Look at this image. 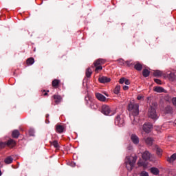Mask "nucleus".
Segmentation results:
<instances>
[{
	"mask_svg": "<svg viewBox=\"0 0 176 176\" xmlns=\"http://www.w3.org/2000/svg\"><path fill=\"white\" fill-rule=\"evenodd\" d=\"M128 111H129V115L133 117L138 116L139 114V104L138 103L130 102L128 104Z\"/></svg>",
	"mask_w": 176,
	"mask_h": 176,
	"instance_id": "obj_1",
	"label": "nucleus"
},
{
	"mask_svg": "<svg viewBox=\"0 0 176 176\" xmlns=\"http://www.w3.org/2000/svg\"><path fill=\"white\" fill-rule=\"evenodd\" d=\"M137 159H138V157L136 156L126 157L125 163L126 164V168H127L128 170H129V171L132 170V169L134 167V165L136 162Z\"/></svg>",
	"mask_w": 176,
	"mask_h": 176,
	"instance_id": "obj_2",
	"label": "nucleus"
},
{
	"mask_svg": "<svg viewBox=\"0 0 176 176\" xmlns=\"http://www.w3.org/2000/svg\"><path fill=\"white\" fill-rule=\"evenodd\" d=\"M102 113L104 116H111L115 115L116 112L112 111L111 107L107 104H103L101 109Z\"/></svg>",
	"mask_w": 176,
	"mask_h": 176,
	"instance_id": "obj_3",
	"label": "nucleus"
},
{
	"mask_svg": "<svg viewBox=\"0 0 176 176\" xmlns=\"http://www.w3.org/2000/svg\"><path fill=\"white\" fill-rule=\"evenodd\" d=\"M114 123L116 126H118L120 127L123 126V124H124V118L123 115L122 114L117 115L115 118Z\"/></svg>",
	"mask_w": 176,
	"mask_h": 176,
	"instance_id": "obj_4",
	"label": "nucleus"
},
{
	"mask_svg": "<svg viewBox=\"0 0 176 176\" xmlns=\"http://www.w3.org/2000/svg\"><path fill=\"white\" fill-rule=\"evenodd\" d=\"M148 116L154 120H156L158 118L155 109L152 106L148 109Z\"/></svg>",
	"mask_w": 176,
	"mask_h": 176,
	"instance_id": "obj_5",
	"label": "nucleus"
},
{
	"mask_svg": "<svg viewBox=\"0 0 176 176\" xmlns=\"http://www.w3.org/2000/svg\"><path fill=\"white\" fill-rule=\"evenodd\" d=\"M152 128L153 125L152 124H151V122H146V124H144L143 125V131H144L147 133L151 132Z\"/></svg>",
	"mask_w": 176,
	"mask_h": 176,
	"instance_id": "obj_6",
	"label": "nucleus"
},
{
	"mask_svg": "<svg viewBox=\"0 0 176 176\" xmlns=\"http://www.w3.org/2000/svg\"><path fill=\"white\" fill-rule=\"evenodd\" d=\"M98 80L102 84H106V83L110 82L111 79L107 76H102L98 78Z\"/></svg>",
	"mask_w": 176,
	"mask_h": 176,
	"instance_id": "obj_7",
	"label": "nucleus"
},
{
	"mask_svg": "<svg viewBox=\"0 0 176 176\" xmlns=\"http://www.w3.org/2000/svg\"><path fill=\"white\" fill-rule=\"evenodd\" d=\"M96 98L101 102H105L107 100L106 96L100 93H96L95 94Z\"/></svg>",
	"mask_w": 176,
	"mask_h": 176,
	"instance_id": "obj_8",
	"label": "nucleus"
},
{
	"mask_svg": "<svg viewBox=\"0 0 176 176\" xmlns=\"http://www.w3.org/2000/svg\"><path fill=\"white\" fill-rule=\"evenodd\" d=\"M106 62L107 60L105 59L99 58L94 63V66H99V65L102 66V65H104Z\"/></svg>",
	"mask_w": 176,
	"mask_h": 176,
	"instance_id": "obj_9",
	"label": "nucleus"
},
{
	"mask_svg": "<svg viewBox=\"0 0 176 176\" xmlns=\"http://www.w3.org/2000/svg\"><path fill=\"white\" fill-rule=\"evenodd\" d=\"M65 131V126L63 125H60L59 124H57L56 125V132L58 133H62Z\"/></svg>",
	"mask_w": 176,
	"mask_h": 176,
	"instance_id": "obj_10",
	"label": "nucleus"
},
{
	"mask_svg": "<svg viewBox=\"0 0 176 176\" xmlns=\"http://www.w3.org/2000/svg\"><path fill=\"white\" fill-rule=\"evenodd\" d=\"M53 98L56 104H59L62 101V97L60 95H53Z\"/></svg>",
	"mask_w": 176,
	"mask_h": 176,
	"instance_id": "obj_11",
	"label": "nucleus"
},
{
	"mask_svg": "<svg viewBox=\"0 0 176 176\" xmlns=\"http://www.w3.org/2000/svg\"><path fill=\"white\" fill-rule=\"evenodd\" d=\"M6 142V146H8L10 148H13L16 144V142L12 139H10L8 142Z\"/></svg>",
	"mask_w": 176,
	"mask_h": 176,
	"instance_id": "obj_12",
	"label": "nucleus"
},
{
	"mask_svg": "<svg viewBox=\"0 0 176 176\" xmlns=\"http://www.w3.org/2000/svg\"><path fill=\"white\" fill-rule=\"evenodd\" d=\"M60 84V80L54 79L52 80V87L54 89H58Z\"/></svg>",
	"mask_w": 176,
	"mask_h": 176,
	"instance_id": "obj_13",
	"label": "nucleus"
},
{
	"mask_svg": "<svg viewBox=\"0 0 176 176\" xmlns=\"http://www.w3.org/2000/svg\"><path fill=\"white\" fill-rule=\"evenodd\" d=\"M142 158L144 160H149L151 158V154L148 151H145L144 153H143L142 154Z\"/></svg>",
	"mask_w": 176,
	"mask_h": 176,
	"instance_id": "obj_14",
	"label": "nucleus"
},
{
	"mask_svg": "<svg viewBox=\"0 0 176 176\" xmlns=\"http://www.w3.org/2000/svg\"><path fill=\"white\" fill-rule=\"evenodd\" d=\"M131 140L135 144H138L139 143V138L135 135H132L131 137Z\"/></svg>",
	"mask_w": 176,
	"mask_h": 176,
	"instance_id": "obj_15",
	"label": "nucleus"
},
{
	"mask_svg": "<svg viewBox=\"0 0 176 176\" xmlns=\"http://www.w3.org/2000/svg\"><path fill=\"white\" fill-rule=\"evenodd\" d=\"M165 112L167 114H173V107L170 105L166 106L165 107Z\"/></svg>",
	"mask_w": 176,
	"mask_h": 176,
	"instance_id": "obj_16",
	"label": "nucleus"
},
{
	"mask_svg": "<svg viewBox=\"0 0 176 176\" xmlns=\"http://www.w3.org/2000/svg\"><path fill=\"white\" fill-rule=\"evenodd\" d=\"M20 135V132L18 131V129H14V131H12V136L13 138L17 139Z\"/></svg>",
	"mask_w": 176,
	"mask_h": 176,
	"instance_id": "obj_17",
	"label": "nucleus"
},
{
	"mask_svg": "<svg viewBox=\"0 0 176 176\" xmlns=\"http://www.w3.org/2000/svg\"><path fill=\"white\" fill-rule=\"evenodd\" d=\"M154 91L157 93H164L165 92V89L162 87H154Z\"/></svg>",
	"mask_w": 176,
	"mask_h": 176,
	"instance_id": "obj_18",
	"label": "nucleus"
},
{
	"mask_svg": "<svg viewBox=\"0 0 176 176\" xmlns=\"http://www.w3.org/2000/svg\"><path fill=\"white\" fill-rule=\"evenodd\" d=\"M162 74H163V72L160 70H155L153 72L154 76L157 78L162 76Z\"/></svg>",
	"mask_w": 176,
	"mask_h": 176,
	"instance_id": "obj_19",
	"label": "nucleus"
},
{
	"mask_svg": "<svg viewBox=\"0 0 176 176\" xmlns=\"http://www.w3.org/2000/svg\"><path fill=\"white\" fill-rule=\"evenodd\" d=\"M26 63L28 66L32 65L34 63V58L31 57L28 58Z\"/></svg>",
	"mask_w": 176,
	"mask_h": 176,
	"instance_id": "obj_20",
	"label": "nucleus"
},
{
	"mask_svg": "<svg viewBox=\"0 0 176 176\" xmlns=\"http://www.w3.org/2000/svg\"><path fill=\"white\" fill-rule=\"evenodd\" d=\"M85 74H86V77L89 78H91V75H92V70L91 68H87L86 69V72H85Z\"/></svg>",
	"mask_w": 176,
	"mask_h": 176,
	"instance_id": "obj_21",
	"label": "nucleus"
},
{
	"mask_svg": "<svg viewBox=\"0 0 176 176\" xmlns=\"http://www.w3.org/2000/svg\"><path fill=\"white\" fill-rule=\"evenodd\" d=\"M168 77L170 81H174L176 78L175 74L173 72H170V74H168Z\"/></svg>",
	"mask_w": 176,
	"mask_h": 176,
	"instance_id": "obj_22",
	"label": "nucleus"
},
{
	"mask_svg": "<svg viewBox=\"0 0 176 176\" xmlns=\"http://www.w3.org/2000/svg\"><path fill=\"white\" fill-rule=\"evenodd\" d=\"M134 68L138 71V72H141L142 69V64L137 63L135 66Z\"/></svg>",
	"mask_w": 176,
	"mask_h": 176,
	"instance_id": "obj_23",
	"label": "nucleus"
},
{
	"mask_svg": "<svg viewBox=\"0 0 176 176\" xmlns=\"http://www.w3.org/2000/svg\"><path fill=\"white\" fill-rule=\"evenodd\" d=\"M176 160V153L173 154V155L170 156V157L167 158V161L170 163L173 162L174 161Z\"/></svg>",
	"mask_w": 176,
	"mask_h": 176,
	"instance_id": "obj_24",
	"label": "nucleus"
},
{
	"mask_svg": "<svg viewBox=\"0 0 176 176\" xmlns=\"http://www.w3.org/2000/svg\"><path fill=\"white\" fill-rule=\"evenodd\" d=\"M142 74H143V76H144V78H147V77H148L149 75H150V71L148 70L147 69H143V71H142Z\"/></svg>",
	"mask_w": 176,
	"mask_h": 176,
	"instance_id": "obj_25",
	"label": "nucleus"
},
{
	"mask_svg": "<svg viewBox=\"0 0 176 176\" xmlns=\"http://www.w3.org/2000/svg\"><path fill=\"white\" fill-rule=\"evenodd\" d=\"M153 140L151 138H147L145 142L147 145L151 146L153 144Z\"/></svg>",
	"mask_w": 176,
	"mask_h": 176,
	"instance_id": "obj_26",
	"label": "nucleus"
},
{
	"mask_svg": "<svg viewBox=\"0 0 176 176\" xmlns=\"http://www.w3.org/2000/svg\"><path fill=\"white\" fill-rule=\"evenodd\" d=\"M120 92V85H117L115 89H114V91H113V93L116 94V95H118L119 94V93Z\"/></svg>",
	"mask_w": 176,
	"mask_h": 176,
	"instance_id": "obj_27",
	"label": "nucleus"
},
{
	"mask_svg": "<svg viewBox=\"0 0 176 176\" xmlns=\"http://www.w3.org/2000/svg\"><path fill=\"white\" fill-rule=\"evenodd\" d=\"M4 162L6 164H10L13 162V158L11 157H8Z\"/></svg>",
	"mask_w": 176,
	"mask_h": 176,
	"instance_id": "obj_28",
	"label": "nucleus"
},
{
	"mask_svg": "<svg viewBox=\"0 0 176 176\" xmlns=\"http://www.w3.org/2000/svg\"><path fill=\"white\" fill-rule=\"evenodd\" d=\"M96 67L95 72L98 73L100 71L102 70V65H94Z\"/></svg>",
	"mask_w": 176,
	"mask_h": 176,
	"instance_id": "obj_29",
	"label": "nucleus"
},
{
	"mask_svg": "<svg viewBox=\"0 0 176 176\" xmlns=\"http://www.w3.org/2000/svg\"><path fill=\"white\" fill-rule=\"evenodd\" d=\"M151 172L155 175L159 174V170L157 168H151Z\"/></svg>",
	"mask_w": 176,
	"mask_h": 176,
	"instance_id": "obj_30",
	"label": "nucleus"
},
{
	"mask_svg": "<svg viewBox=\"0 0 176 176\" xmlns=\"http://www.w3.org/2000/svg\"><path fill=\"white\" fill-rule=\"evenodd\" d=\"M90 107H91V109L96 110V109H98V106L97 104H96L94 102H91L90 104Z\"/></svg>",
	"mask_w": 176,
	"mask_h": 176,
	"instance_id": "obj_31",
	"label": "nucleus"
},
{
	"mask_svg": "<svg viewBox=\"0 0 176 176\" xmlns=\"http://www.w3.org/2000/svg\"><path fill=\"white\" fill-rule=\"evenodd\" d=\"M52 144L56 148H60L58 142L56 140H54V142H52Z\"/></svg>",
	"mask_w": 176,
	"mask_h": 176,
	"instance_id": "obj_32",
	"label": "nucleus"
},
{
	"mask_svg": "<svg viewBox=\"0 0 176 176\" xmlns=\"http://www.w3.org/2000/svg\"><path fill=\"white\" fill-rule=\"evenodd\" d=\"M117 62H118V63L120 66L124 65V60H123L122 58H120V59L117 60Z\"/></svg>",
	"mask_w": 176,
	"mask_h": 176,
	"instance_id": "obj_33",
	"label": "nucleus"
},
{
	"mask_svg": "<svg viewBox=\"0 0 176 176\" xmlns=\"http://www.w3.org/2000/svg\"><path fill=\"white\" fill-rule=\"evenodd\" d=\"M157 154L159 155V156H161L162 155V150L160 148H157Z\"/></svg>",
	"mask_w": 176,
	"mask_h": 176,
	"instance_id": "obj_34",
	"label": "nucleus"
},
{
	"mask_svg": "<svg viewBox=\"0 0 176 176\" xmlns=\"http://www.w3.org/2000/svg\"><path fill=\"white\" fill-rule=\"evenodd\" d=\"M125 81H126V78L122 77V78H121L120 79L119 82H120V84L123 85Z\"/></svg>",
	"mask_w": 176,
	"mask_h": 176,
	"instance_id": "obj_35",
	"label": "nucleus"
},
{
	"mask_svg": "<svg viewBox=\"0 0 176 176\" xmlns=\"http://www.w3.org/2000/svg\"><path fill=\"white\" fill-rule=\"evenodd\" d=\"M125 63L127 65V66L129 67H130L131 66H132L133 65V62L131 61V60H127V61H126L125 62Z\"/></svg>",
	"mask_w": 176,
	"mask_h": 176,
	"instance_id": "obj_36",
	"label": "nucleus"
},
{
	"mask_svg": "<svg viewBox=\"0 0 176 176\" xmlns=\"http://www.w3.org/2000/svg\"><path fill=\"white\" fill-rule=\"evenodd\" d=\"M85 100L86 101L87 104H88V103H89V101L91 100V97H90L89 96H85Z\"/></svg>",
	"mask_w": 176,
	"mask_h": 176,
	"instance_id": "obj_37",
	"label": "nucleus"
},
{
	"mask_svg": "<svg viewBox=\"0 0 176 176\" xmlns=\"http://www.w3.org/2000/svg\"><path fill=\"white\" fill-rule=\"evenodd\" d=\"M140 176H148V173L147 172H146V171H142L140 173Z\"/></svg>",
	"mask_w": 176,
	"mask_h": 176,
	"instance_id": "obj_38",
	"label": "nucleus"
},
{
	"mask_svg": "<svg viewBox=\"0 0 176 176\" xmlns=\"http://www.w3.org/2000/svg\"><path fill=\"white\" fill-rule=\"evenodd\" d=\"M154 81L155 83H157V85H161L162 84V81L160 79L157 78H155Z\"/></svg>",
	"mask_w": 176,
	"mask_h": 176,
	"instance_id": "obj_39",
	"label": "nucleus"
},
{
	"mask_svg": "<svg viewBox=\"0 0 176 176\" xmlns=\"http://www.w3.org/2000/svg\"><path fill=\"white\" fill-rule=\"evenodd\" d=\"M29 134L30 136H34V129H30Z\"/></svg>",
	"mask_w": 176,
	"mask_h": 176,
	"instance_id": "obj_40",
	"label": "nucleus"
},
{
	"mask_svg": "<svg viewBox=\"0 0 176 176\" xmlns=\"http://www.w3.org/2000/svg\"><path fill=\"white\" fill-rule=\"evenodd\" d=\"M7 146L6 142H0V148H4Z\"/></svg>",
	"mask_w": 176,
	"mask_h": 176,
	"instance_id": "obj_41",
	"label": "nucleus"
},
{
	"mask_svg": "<svg viewBox=\"0 0 176 176\" xmlns=\"http://www.w3.org/2000/svg\"><path fill=\"white\" fill-rule=\"evenodd\" d=\"M172 102H173V105L176 107V97H174L172 99Z\"/></svg>",
	"mask_w": 176,
	"mask_h": 176,
	"instance_id": "obj_42",
	"label": "nucleus"
},
{
	"mask_svg": "<svg viewBox=\"0 0 176 176\" xmlns=\"http://www.w3.org/2000/svg\"><path fill=\"white\" fill-rule=\"evenodd\" d=\"M124 84H125L126 85H130V81L129 80V79L125 78Z\"/></svg>",
	"mask_w": 176,
	"mask_h": 176,
	"instance_id": "obj_43",
	"label": "nucleus"
},
{
	"mask_svg": "<svg viewBox=\"0 0 176 176\" xmlns=\"http://www.w3.org/2000/svg\"><path fill=\"white\" fill-rule=\"evenodd\" d=\"M139 166H144V167H146V164H145L143 162H139Z\"/></svg>",
	"mask_w": 176,
	"mask_h": 176,
	"instance_id": "obj_44",
	"label": "nucleus"
},
{
	"mask_svg": "<svg viewBox=\"0 0 176 176\" xmlns=\"http://www.w3.org/2000/svg\"><path fill=\"white\" fill-rule=\"evenodd\" d=\"M123 89H124V91H127V90H129V86H127V85L123 86Z\"/></svg>",
	"mask_w": 176,
	"mask_h": 176,
	"instance_id": "obj_45",
	"label": "nucleus"
},
{
	"mask_svg": "<svg viewBox=\"0 0 176 176\" xmlns=\"http://www.w3.org/2000/svg\"><path fill=\"white\" fill-rule=\"evenodd\" d=\"M43 96H48V93H47V92H46V91H45V90H43Z\"/></svg>",
	"mask_w": 176,
	"mask_h": 176,
	"instance_id": "obj_46",
	"label": "nucleus"
},
{
	"mask_svg": "<svg viewBox=\"0 0 176 176\" xmlns=\"http://www.w3.org/2000/svg\"><path fill=\"white\" fill-rule=\"evenodd\" d=\"M142 98H143V97L142 96H138L137 97L138 100H141Z\"/></svg>",
	"mask_w": 176,
	"mask_h": 176,
	"instance_id": "obj_47",
	"label": "nucleus"
},
{
	"mask_svg": "<svg viewBox=\"0 0 176 176\" xmlns=\"http://www.w3.org/2000/svg\"><path fill=\"white\" fill-rule=\"evenodd\" d=\"M45 123H47V124H49V123H50V121H49V119H48V118L45 119Z\"/></svg>",
	"mask_w": 176,
	"mask_h": 176,
	"instance_id": "obj_48",
	"label": "nucleus"
},
{
	"mask_svg": "<svg viewBox=\"0 0 176 176\" xmlns=\"http://www.w3.org/2000/svg\"><path fill=\"white\" fill-rule=\"evenodd\" d=\"M49 117H50V114H46V115H45V118H49Z\"/></svg>",
	"mask_w": 176,
	"mask_h": 176,
	"instance_id": "obj_49",
	"label": "nucleus"
},
{
	"mask_svg": "<svg viewBox=\"0 0 176 176\" xmlns=\"http://www.w3.org/2000/svg\"><path fill=\"white\" fill-rule=\"evenodd\" d=\"M104 95H105L107 97H109V95L108 94H107V93H104Z\"/></svg>",
	"mask_w": 176,
	"mask_h": 176,
	"instance_id": "obj_50",
	"label": "nucleus"
},
{
	"mask_svg": "<svg viewBox=\"0 0 176 176\" xmlns=\"http://www.w3.org/2000/svg\"><path fill=\"white\" fill-rule=\"evenodd\" d=\"M1 175H2V173H1V170H0V176H1Z\"/></svg>",
	"mask_w": 176,
	"mask_h": 176,
	"instance_id": "obj_51",
	"label": "nucleus"
},
{
	"mask_svg": "<svg viewBox=\"0 0 176 176\" xmlns=\"http://www.w3.org/2000/svg\"><path fill=\"white\" fill-rule=\"evenodd\" d=\"M47 92H50V91L48 90V91H47Z\"/></svg>",
	"mask_w": 176,
	"mask_h": 176,
	"instance_id": "obj_52",
	"label": "nucleus"
},
{
	"mask_svg": "<svg viewBox=\"0 0 176 176\" xmlns=\"http://www.w3.org/2000/svg\"><path fill=\"white\" fill-rule=\"evenodd\" d=\"M133 124H135V122H133Z\"/></svg>",
	"mask_w": 176,
	"mask_h": 176,
	"instance_id": "obj_53",
	"label": "nucleus"
}]
</instances>
